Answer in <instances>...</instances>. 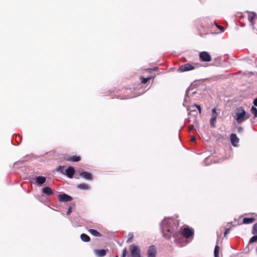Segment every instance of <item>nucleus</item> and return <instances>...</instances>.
Listing matches in <instances>:
<instances>
[{"instance_id": "nucleus-3", "label": "nucleus", "mask_w": 257, "mask_h": 257, "mask_svg": "<svg viewBox=\"0 0 257 257\" xmlns=\"http://www.w3.org/2000/svg\"><path fill=\"white\" fill-rule=\"evenodd\" d=\"M131 257H141V250L136 245L132 244L129 247Z\"/></svg>"}, {"instance_id": "nucleus-33", "label": "nucleus", "mask_w": 257, "mask_h": 257, "mask_svg": "<svg viewBox=\"0 0 257 257\" xmlns=\"http://www.w3.org/2000/svg\"><path fill=\"white\" fill-rule=\"evenodd\" d=\"M230 229L229 228H227L225 229V232L224 233V235L225 236L227 234L229 233Z\"/></svg>"}, {"instance_id": "nucleus-4", "label": "nucleus", "mask_w": 257, "mask_h": 257, "mask_svg": "<svg viewBox=\"0 0 257 257\" xmlns=\"http://www.w3.org/2000/svg\"><path fill=\"white\" fill-rule=\"evenodd\" d=\"M199 57L203 62H209L211 60V56L206 51H202L199 54Z\"/></svg>"}, {"instance_id": "nucleus-11", "label": "nucleus", "mask_w": 257, "mask_h": 257, "mask_svg": "<svg viewBox=\"0 0 257 257\" xmlns=\"http://www.w3.org/2000/svg\"><path fill=\"white\" fill-rule=\"evenodd\" d=\"M230 141L233 146H236L237 144L239 142V139L235 134H232L230 135Z\"/></svg>"}, {"instance_id": "nucleus-32", "label": "nucleus", "mask_w": 257, "mask_h": 257, "mask_svg": "<svg viewBox=\"0 0 257 257\" xmlns=\"http://www.w3.org/2000/svg\"><path fill=\"white\" fill-rule=\"evenodd\" d=\"M194 105L197 108L200 113L201 112V108L200 105L194 104Z\"/></svg>"}, {"instance_id": "nucleus-34", "label": "nucleus", "mask_w": 257, "mask_h": 257, "mask_svg": "<svg viewBox=\"0 0 257 257\" xmlns=\"http://www.w3.org/2000/svg\"><path fill=\"white\" fill-rule=\"evenodd\" d=\"M194 125H193V124L190 125L189 127V131H192L194 129Z\"/></svg>"}, {"instance_id": "nucleus-25", "label": "nucleus", "mask_w": 257, "mask_h": 257, "mask_svg": "<svg viewBox=\"0 0 257 257\" xmlns=\"http://www.w3.org/2000/svg\"><path fill=\"white\" fill-rule=\"evenodd\" d=\"M216 119H217V118H214L211 117L210 120V125L211 126H212V127L215 126L214 123L216 121Z\"/></svg>"}, {"instance_id": "nucleus-35", "label": "nucleus", "mask_w": 257, "mask_h": 257, "mask_svg": "<svg viewBox=\"0 0 257 257\" xmlns=\"http://www.w3.org/2000/svg\"><path fill=\"white\" fill-rule=\"evenodd\" d=\"M212 114H217V113L216 112V107H214V108L212 109Z\"/></svg>"}, {"instance_id": "nucleus-8", "label": "nucleus", "mask_w": 257, "mask_h": 257, "mask_svg": "<svg viewBox=\"0 0 257 257\" xmlns=\"http://www.w3.org/2000/svg\"><path fill=\"white\" fill-rule=\"evenodd\" d=\"M75 172L74 168L73 167L70 166L67 169H65L64 175L67 176L69 178H72Z\"/></svg>"}, {"instance_id": "nucleus-5", "label": "nucleus", "mask_w": 257, "mask_h": 257, "mask_svg": "<svg viewBox=\"0 0 257 257\" xmlns=\"http://www.w3.org/2000/svg\"><path fill=\"white\" fill-rule=\"evenodd\" d=\"M157 248L155 245H152L149 247L148 257H156Z\"/></svg>"}, {"instance_id": "nucleus-31", "label": "nucleus", "mask_w": 257, "mask_h": 257, "mask_svg": "<svg viewBox=\"0 0 257 257\" xmlns=\"http://www.w3.org/2000/svg\"><path fill=\"white\" fill-rule=\"evenodd\" d=\"M216 27H217L219 30H220L221 31V32H224V28H223L222 26H219V25H217V24H216Z\"/></svg>"}, {"instance_id": "nucleus-38", "label": "nucleus", "mask_w": 257, "mask_h": 257, "mask_svg": "<svg viewBox=\"0 0 257 257\" xmlns=\"http://www.w3.org/2000/svg\"><path fill=\"white\" fill-rule=\"evenodd\" d=\"M253 104L254 105L257 106V98L253 100Z\"/></svg>"}, {"instance_id": "nucleus-16", "label": "nucleus", "mask_w": 257, "mask_h": 257, "mask_svg": "<svg viewBox=\"0 0 257 257\" xmlns=\"http://www.w3.org/2000/svg\"><path fill=\"white\" fill-rule=\"evenodd\" d=\"M256 14L254 12L251 13L248 16V20L251 23L252 25H253V20Z\"/></svg>"}, {"instance_id": "nucleus-17", "label": "nucleus", "mask_w": 257, "mask_h": 257, "mask_svg": "<svg viewBox=\"0 0 257 257\" xmlns=\"http://www.w3.org/2000/svg\"><path fill=\"white\" fill-rule=\"evenodd\" d=\"M89 232L94 236L98 237L101 236V234L98 231L93 229H89Z\"/></svg>"}, {"instance_id": "nucleus-15", "label": "nucleus", "mask_w": 257, "mask_h": 257, "mask_svg": "<svg viewBox=\"0 0 257 257\" xmlns=\"http://www.w3.org/2000/svg\"><path fill=\"white\" fill-rule=\"evenodd\" d=\"M80 238L84 242H89L90 240L89 236L85 233H82L80 235Z\"/></svg>"}, {"instance_id": "nucleus-7", "label": "nucleus", "mask_w": 257, "mask_h": 257, "mask_svg": "<svg viewBox=\"0 0 257 257\" xmlns=\"http://www.w3.org/2000/svg\"><path fill=\"white\" fill-rule=\"evenodd\" d=\"M72 197L65 193H62L58 195V199L61 202H67L72 200Z\"/></svg>"}, {"instance_id": "nucleus-20", "label": "nucleus", "mask_w": 257, "mask_h": 257, "mask_svg": "<svg viewBox=\"0 0 257 257\" xmlns=\"http://www.w3.org/2000/svg\"><path fill=\"white\" fill-rule=\"evenodd\" d=\"M78 188L79 189H81L88 190L89 189L90 187L88 185L85 184V183H82V184H79L78 186Z\"/></svg>"}, {"instance_id": "nucleus-21", "label": "nucleus", "mask_w": 257, "mask_h": 257, "mask_svg": "<svg viewBox=\"0 0 257 257\" xmlns=\"http://www.w3.org/2000/svg\"><path fill=\"white\" fill-rule=\"evenodd\" d=\"M219 247L218 245H216L214 248V257H219Z\"/></svg>"}, {"instance_id": "nucleus-22", "label": "nucleus", "mask_w": 257, "mask_h": 257, "mask_svg": "<svg viewBox=\"0 0 257 257\" xmlns=\"http://www.w3.org/2000/svg\"><path fill=\"white\" fill-rule=\"evenodd\" d=\"M65 170V169H64V167L63 166H59L56 168V171L60 172H61L63 174H64Z\"/></svg>"}, {"instance_id": "nucleus-10", "label": "nucleus", "mask_w": 257, "mask_h": 257, "mask_svg": "<svg viewBox=\"0 0 257 257\" xmlns=\"http://www.w3.org/2000/svg\"><path fill=\"white\" fill-rule=\"evenodd\" d=\"M94 252L97 257H103L106 254V251L104 249H95Z\"/></svg>"}, {"instance_id": "nucleus-12", "label": "nucleus", "mask_w": 257, "mask_h": 257, "mask_svg": "<svg viewBox=\"0 0 257 257\" xmlns=\"http://www.w3.org/2000/svg\"><path fill=\"white\" fill-rule=\"evenodd\" d=\"M35 181L38 185L41 186L46 182V179L43 176H38L36 178Z\"/></svg>"}, {"instance_id": "nucleus-6", "label": "nucleus", "mask_w": 257, "mask_h": 257, "mask_svg": "<svg viewBox=\"0 0 257 257\" xmlns=\"http://www.w3.org/2000/svg\"><path fill=\"white\" fill-rule=\"evenodd\" d=\"M195 69V67L189 63H186L184 65H181L179 69L181 72L188 71Z\"/></svg>"}, {"instance_id": "nucleus-1", "label": "nucleus", "mask_w": 257, "mask_h": 257, "mask_svg": "<svg viewBox=\"0 0 257 257\" xmlns=\"http://www.w3.org/2000/svg\"><path fill=\"white\" fill-rule=\"evenodd\" d=\"M178 225L177 220L172 218H165L160 223L161 229L164 236L167 239L172 236L175 237V240L177 244L179 242V236L183 235L188 238L193 234V230L188 227H185L182 230L181 234L178 233Z\"/></svg>"}, {"instance_id": "nucleus-40", "label": "nucleus", "mask_w": 257, "mask_h": 257, "mask_svg": "<svg viewBox=\"0 0 257 257\" xmlns=\"http://www.w3.org/2000/svg\"><path fill=\"white\" fill-rule=\"evenodd\" d=\"M195 93H196V92H195V91H193V92H192V94H194Z\"/></svg>"}, {"instance_id": "nucleus-18", "label": "nucleus", "mask_w": 257, "mask_h": 257, "mask_svg": "<svg viewBox=\"0 0 257 257\" xmlns=\"http://www.w3.org/2000/svg\"><path fill=\"white\" fill-rule=\"evenodd\" d=\"M254 220V218H244L242 222L244 224H249L252 223Z\"/></svg>"}, {"instance_id": "nucleus-29", "label": "nucleus", "mask_w": 257, "mask_h": 257, "mask_svg": "<svg viewBox=\"0 0 257 257\" xmlns=\"http://www.w3.org/2000/svg\"><path fill=\"white\" fill-rule=\"evenodd\" d=\"M127 253V250L126 248H124L123 250L122 254V255L121 257H125Z\"/></svg>"}, {"instance_id": "nucleus-41", "label": "nucleus", "mask_w": 257, "mask_h": 257, "mask_svg": "<svg viewBox=\"0 0 257 257\" xmlns=\"http://www.w3.org/2000/svg\"><path fill=\"white\" fill-rule=\"evenodd\" d=\"M115 257H118V256H116Z\"/></svg>"}, {"instance_id": "nucleus-19", "label": "nucleus", "mask_w": 257, "mask_h": 257, "mask_svg": "<svg viewBox=\"0 0 257 257\" xmlns=\"http://www.w3.org/2000/svg\"><path fill=\"white\" fill-rule=\"evenodd\" d=\"M190 89L189 88H188L186 90V94H185V96L184 100V102H183V105L185 106H186V103L188 101V97L189 96V93L190 92Z\"/></svg>"}, {"instance_id": "nucleus-27", "label": "nucleus", "mask_w": 257, "mask_h": 257, "mask_svg": "<svg viewBox=\"0 0 257 257\" xmlns=\"http://www.w3.org/2000/svg\"><path fill=\"white\" fill-rule=\"evenodd\" d=\"M134 237V235L132 233H129V238L127 240V242L130 243L132 241L133 238Z\"/></svg>"}, {"instance_id": "nucleus-23", "label": "nucleus", "mask_w": 257, "mask_h": 257, "mask_svg": "<svg viewBox=\"0 0 257 257\" xmlns=\"http://www.w3.org/2000/svg\"><path fill=\"white\" fill-rule=\"evenodd\" d=\"M251 111L254 114L255 117H257V109L254 106H252L251 108Z\"/></svg>"}, {"instance_id": "nucleus-2", "label": "nucleus", "mask_w": 257, "mask_h": 257, "mask_svg": "<svg viewBox=\"0 0 257 257\" xmlns=\"http://www.w3.org/2000/svg\"><path fill=\"white\" fill-rule=\"evenodd\" d=\"M233 116L235 118L237 122L240 123L244 120L248 118L249 115L246 114V111L243 107H239L235 109Z\"/></svg>"}, {"instance_id": "nucleus-30", "label": "nucleus", "mask_w": 257, "mask_h": 257, "mask_svg": "<svg viewBox=\"0 0 257 257\" xmlns=\"http://www.w3.org/2000/svg\"><path fill=\"white\" fill-rule=\"evenodd\" d=\"M72 212V207L71 206H69L68 211L66 212V214L67 215H69L71 214Z\"/></svg>"}, {"instance_id": "nucleus-28", "label": "nucleus", "mask_w": 257, "mask_h": 257, "mask_svg": "<svg viewBox=\"0 0 257 257\" xmlns=\"http://www.w3.org/2000/svg\"><path fill=\"white\" fill-rule=\"evenodd\" d=\"M151 79V77H147V78H144V77H142V82L144 84H145L149 80H150Z\"/></svg>"}, {"instance_id": "nucleus-26", "label": "nucleus", "mask_w": 257, "mask_h": 257, "mask_svg": "<svg viewBox=\"0 0 257 257\" xmlns=\"http://www.w3.org/2000/svg\"><path fill=\"white\" fill-rule=\"evenodd\" d=\"M252 233L253 234H257V223H255L253 225Z\"/></svg>"}, {"instance_id": "nucleus-37", "label": "nucleus", "mask_w": 257, "mask_h": 257, "mask_svg": "<svg viewBox=\"0 0 257 257\" xmlns=\"http://www.w3.org/2000/svg\"><path fill=\"white\" fill-rule=\"evenodd\" d=\"M217 114H212L211 117L212 118H217Z\"/></svg>"}, {"instance_id": "nucleus-9", "label": "nucleus", "mask_w": 257, "mask_h": 257, "mask_svg": "<svg viewBox=\"0 0 257 257\" xmlns=\"http://www.w3.org/2000/svg\"><path fill=\"white\" fill-rule=\"evenodd\" d=\"M79 176L87 180H91L92 179V174L87 172L82 171L80 172Z\"/></svg>"}, {"instance_id": "nucleus-13", "label": "nucleus", "mask_w": 257, "mask_h": 257, "mask_svg": "<svg viewBox=\"0 0 257 257\" xmlns=\"http://www.w3.org/2000/svg\"><path fill=\"white\" fill-rule=\"evenodd\" d=\"M42 192L47 196H51L53 194L52 189L49 187H45L42 189Z\"/></svg>"}, {"instance_id": "nucleus-24", "label": "nucleus", "mask_w": 257, "mask_h": 257, "mask_svg": "<svg viewBox=\"0 0 257 257\" xmlns=\"http://www.w3.org/2000/svg\"><path fill=\"white\" fill-rule=\"evenodd\" d=\"M257 241V234L256 235H254L253 236H252L249 241V243H253L254 242H255Z\"/></svg>"}, {"instance_id": "nucleus-39", "label": "nucleus", "mask_w": 257, "mask_h": 257, "mask_svg": "<svg viewBox=\"0 0 257 257\" xmlns=\"http://www.w3.org/2000/svg\"><path fill=\"white\" fill-rule=\"evenodd\" d=\"M191 141L194 142L196 141V139L194 136H192L191 138Z\"/></svg>"}, {"instance_id": "nucleus-14", "label": "nucleus", "mask_w": 257, "mask_h": 257, "mask_svg": "<svg viewBox=\"0 0 257 257\" xmlns=\"http://www.w3.org/2000/svg\"><path fill=\"white\" fill-rule=\"evenodd\" d=\"M66 160L71 162H78L80 160V157L79 156H73L67 158Z\"/></svg>"}, {"instance_id": "nucleus-36", "label": "nucleus", "mask_w": 257, "mask_h": 257, "mask_svg": "<svg viewBox=\"0 0 257 257\" xmlns=\"http://www.w3.org/2000/svg\"><path fill=\"white\" fill-rule=\"evenodd\" d=\"M237 131L238 133H241L243 131V128L241 126H239L237 128Z\"/></svg>"}]
</instances>
